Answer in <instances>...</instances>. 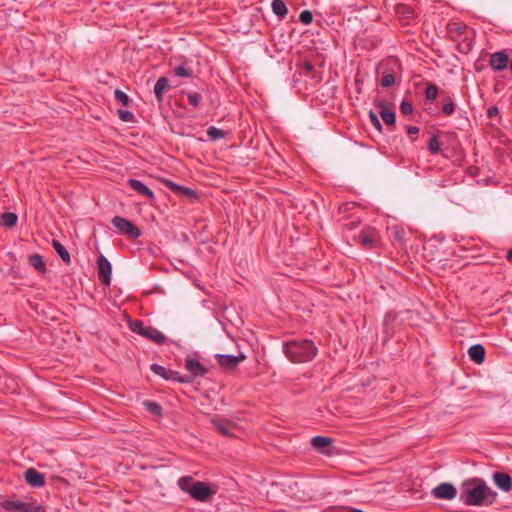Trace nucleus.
<instances>
[{
  "instance_id": "f257e3e1",
  "label": "nucleus",
  "mask_w": 512,
  "mask_h": 512,
  "mask_svg": "<svg viewBox=\"0 0 512 512\" xmlns=\"http://www.w3.org/2000/svg\"><path fill=\"white\" fill-rule=\"evenodd\" d=\"M497 497V492L481 478L467 479L460 486L459 500L467 506H489Z\"/></svg>"
},
{
  "instance_id": "f03ea898",
  "label": "nucleus",
  "mask_w": 512,
  "mask_h": 512,
  "mask_svg": "<svg viewBox=\"0 0 512 512\" xmlns=\"http://www.w3.org/2000/svg\"><path fill=\"white\" fill-rule=\"evenodd\" d=\"M178 487L189 494L198 502L209 501L216 493L217 486L203 481H197L192 476H183L179 478Z\"/></svg>"
},
{
  "instance_id": "7ed1b4c3",
  "label": "nucleus",
  "mask_w": 512,
  "mask_h": 512,
  "mask_svg": "<svg viewBox=\"0 0 512 512\" xmlns=\"http://www.w3.org/2000/svg\"><path fill=\"white\" fill-rule=\"evenodd\" d=\"M316 347L310 340L290 339V362H307L316 355Z\"/></svg>"
},
{
  "instance_id": "20e7f679",
  "label": "nucleus",
  "mask_w": 512,
  "mask_h": 512,
  "mask_svg": "<svg viewBox=\"0 0 512 512\" xmlns=\"http://www.w3.org/2000/svg\"><path fill=\"white\" fill-rule=\"evenodd\" d=\"M130 329L132 332L145 337L156 344H164L169 341V339L158 329L145 325L142 321L135 320L130 322Z\"/></svg>"
},
{
  "instance_id": "39448f33",
  "label": "nucleus",
  "mask_w": 512,
  "mask_h": 512,
  "mask_svg": "<svg viewBox=\"0 0 512 512\" xmlns=\"http://www.w3.org/2000/svg\"><path fill=\"white\" fill-rule=\"evenodd\" d=\"M272 47L278 55H272L277 61H284L288 56V36L283 28H274L271 35Z\"/></svg>"
},
{
  "instance_id": "423d86ee",
  "label": "nucleus",
  "mask_w": 512,
  "mask_h": 512,
  "mask_svg": "<svg viewBox=\"0 0 512 512\" xmlns=\"http://www.w3.org/2000/svg\"><path fill=\"white\" fill-rule=\"evenodd\" d=\"M1 507L7 512H45V508L35 502H22L12 499L2 501Z\"/></svg>"
},
{
  "instance_id": "0eeeda50",
  "label": "nucleus",
  "mask_w": 512,
  "mask_h": 512,
  "mask_svg": "<svg viewBox=\"0 0 512 512\" xmlns=\"http://www.w3.org/2000/svg\"><path fill=\"white\" fill-rule=\"evenodd\" d=\"M111 222L118 229L119 233L128 236L130 239H137L141 236L140 229L126 218L115 216Z\"/></svg>"
},
{
  "instance_id": "6e6552de",
  "label": "nucleus",
  "mask_w": 512,
  "mask_h": 512,
  "mask_svg": "<svg viewBox=\"0 0 512 512\" xmlns=\"http://www.w3.org/2000/svg\"><path fill=\"white\" fill-rule=\"evenodd\" d=\"M290 498L298 501H306L310 498L309 483L305 479L290 481Z\"/></svg>"
},
{
  "instance_id": "1a4fd4ad",
  "label": "nucleus",
  "mask_w": 512,
  "mask_h": 512,
  "mask_svg": "<svg viewBox=\"0 0 512 512\" xmlns=\"http://www.w3.org/2000/svg\"><path fill=\"white\" fill-rule=\"evenodd\" d=\"M185 369L190 373L189 376L192 377V381L194 378L205 376L209 372V369L192 355L186 357Z\"/></svg>"
},
{
  "instance_id": "9d476101",
  "label": "nucleus",
  "mask_w": 512,
  "mask_h": 512,
  "mask_svg": "<svg viewBox=\"0 0 512 512\" xmlns=\"http://www.w3.org/2000/svg\"><path fill=\"white\" fill-rule=\"evenodd\" d=\"M97 272L100 282L104 285H110L112 265L103 255H100L97 259Z\"/></svg>"
},
{
  "instance_id": "9b49d317",
  "label": "nucleus",
  "mask_w": 512,
  "mask_h": 512,
  "mask_svg": "<svg viewBox=\"0 0 512 512\" xmlns=\"http://www.w3.org/2000/svg\"><path fill=\"white\" fill-rule=\"evenodd\" d=\"M431 494L436 499L452 500L457 495V489L453 484L444 482L433 488Z\"/></svg>"
},
{
  "instance_id": "f8f14e48",
  "label": "nucleus",
  "mask_w": 512,
  "mask_h": 512,
  "mask_svg": "<svg viewBox=\"0 0 512 512\" xmlns=\"http://www.w3.org/2000/svg\"><path fill=\"white\" fill-rule=\"evenodd\" d=\"M215 358L222 368L232 370L246 359V355L244 353H240L237 356L228 354H216Z\"/></svg>"
},
{
  "instance_id": "ddd939ff",
  "label": "nucleus",
  "mask_w": 512,
  "mask_h": 512,
  "mask_svg": "<svg viewBox=\"0 0 512 512\" xmlns=\"http://www.w3.org/2000/svg\"><path fill=\"white\" fill-rule=\"evenodd\" d=\"M509 63V56L506 51H497L490 55L489 66L494 71H503Z\"/></svg>"
},
{
  "instance_id": "4468645a",
  "label": "nucleus",
  "mask_w": 512,
  "mask_h": 512,
  "mask_svg": "<svg viewBox=\"0 0 512 512\" xmlns=\"http://www.w3.org/2000/svg\"><path fill=\"white\" fill-rule=\"evenodd\" d=\"M25 481L32 487L40 488L45 485L44 474L37 471L35 468H29L24 472Z\"/></svg>"
},
{
  "instance_id": "2eb2a0df",
  "label": "nucleus",
  "mask_w": 512,
  "mask_h": 512,
  "mask_svg": "<svg viewBox=\"0 0 512 512\" xmlns=\"http://www.w3.org/2000/svg\"><path fill=\"white\" fill-rule=\"evenodd\" d=\"M212 424L214 428L225 437H233L235 426L231 421L226 419H213Z\"/></svg>"
},
{
  "instance_id": "dca6fc26",
  "label": "nucleus",
  "mask_w": 512,
  "mask_h": 512,
  "mask_svg": "<svg viewBox=\"0 0 512 512\" xmlns=\"http://www.w3.org/2000/svg\"><path fill=\"white\" fill-rule=\"evenodd\" d=\"M127 184L132 190L146 197L147 199L153 200L155 198L153 191L148 188L142 181L138 179H129Z\"/></svg>"
},
{
  "instance_id": "f3484780",
  "label": "nucleus",
  "mask_w": 512,
  "mask_h": 512,
  "mask_svg": "<svg viewBox=\"0 0 512 512\" xmlns=\"http://www.w3.org/2000/svg\"><path fill=\"white\" fill-rule=\"evenodd\" d=\"M493 481L504 492H509L512 489V477L507 473L495 472L493 474Z\"/></svg>"
},
{
  "instance_id": "a211bd4d",
  "label": "nucleus",
  "mask_w": 512,
  "mask_h": 512,
  "mask_svg": "<svg viewBox=\"0 0 512 512\" xmlns=\"http://www.w3.org/2000/svg\"><path fill=\"white\" fill-rule=\"evenodd\" d=\"M379 108H380V111H379V114L382 118V120L388 125V126H395V121H396V115H395V112L393 110H391L387 103L385 102H380L379 104Z\"/></svg>"
},
{
  "instance_id": "6ab92c4d",
  "label": "nucleus",
  "mask_w": 512,
  "mask_h": 512,
  "mask_svg": "<svg viewBox=\"0 0 512 512\" xmlns=\"http://www.w3.org/2000/svg\"><path fill=\"white\" fill-rule=\"evenodd\" d=\"M485 348L481 344L472 345L468 349L470 359L476 364H482L485 360Z\"/></svg>"
},
{
  "instance_id": "aec40b11",
  "label": "nucleus",
  "mask_w": 512,
  "mask_h": 512,
  "mask_svg": "<svg viewBox=\"0 0 512 512\" xmlns=\"http://www.w3.org/2000/svg\"><path fill=\"white\" fill-rule=\"evenodd\" d=\"M332 443V439L325 436H315L311 439L312 447L321 453L327 452L326 449L330 447Z\"/></svg>"
},
{
  "instance_id": "412c9836",
  "label": "nucleus",
  "mask_w": 512,
  "mask_h": 512,
  "mask_svg": "<svg viewBox=\"0 0 512 512\" xmlns=\"http://www.w3.org/2000/svg\"><path fill=\"white\" fill-rule=\"evenodd\" d=\"M168 89H170L169 80L166 77H160L154 86V94L158 102H162L163 93Z\"/></svg>"
},
{
  "instance_id": "4be33fe9",
  "label": "nucleus",
  "mask_w": 512,
  "mask_h": 512,
  "mask_svg": "<svg viewBox=\"0 0 512 512\" xmlns=\"http://www.w3.org/2000/svg\"><path fill=\"white\" fill-rule=\"evenodd\" d=\"M51 244L61 260L69 265L71 263V257L68 250L58 240L53 239Z\"/></svg>"
},
{
  "instance_id": "5701e85b",
  "label": "nucleus",
  "mask_w": 512,
  "mask_h": 512,
  "mask_svg": "<svg viewBox=\"0 0 512 512\" xmlns=\"http://www.w3.org/2000/svg\"><path fill=\"white\" fill-rule=\"evenodd\" d=\"M28 263L31 267H33L35 270H37L39 273L44 274L46 273V265L42 259V256L39 254H32L28 258Z\"/></svg>"
},
{
  "instance_id": "b1692460",
  "label": "nucleus",
  "mask_w": 512,
  "mask_h": 512,
  "mask_svg": "<svg viewBox=\"0 0 512 512\" xmlns=\"http://www.w3.org/2000/svg\"><path fill=\"white\" fill-rule=\"evenodd\" d=\"M300 74L310 76L311 80L315 83L321 80V77L315 72L313 65L310 62H304L300 69Z\"/></svg>"
},
{
  "instance_id": "393cba45",
  "label": "nucleus",
  "mask_w": 512,
  "mask_h": 512,
  "mask_svg": "<svg viewBox=\"0 0 512 512\" xmlns=\"http://www.w3.org/2000/svg\"><path fill=\"white\" fill-rule=\"evenodd\" d=\"M174 73L177 77H185V78H192L194 75L192 68L189 67L186 62L176 66L174 68Z\"/></svg>"
},
{
  "instance_id": "a878e982",
  "label": "nucleus",
  "mask_w": 512,
  "mask_h": 512,
  "mask_svg": "<svg viewBox=\"0 0 512 512\" xmlns=\"http://www.w3.org/2000/svg\"><path fill=\"white\" fill-rule=\"evenodd\" d=\"M18 216L13 212H5L1 215V224L4 227L12 228L17 224Z\"/></svg>"
},
{
  "instance_id": "bb28decb",
  "label": "nucleus",
  "mask_w": 512,
  "mask_h": 512,
  "mask_svg": "<svg viewBox=\"0 0 512 512\" xmlns=\"http://www.w3.org/2000/svg\"><path fill=\"white\" fill-rule=\"evenodd\" d=\"M167 381H174L178 383H191L192 377L188 375H181L178 371H173L169 369Z\"/></svg>"
},
{
  "instance_id": "cd10ccee",
  "label": "nucleus",
  "mask_w": 512,
  "mask_h": 512,
  "mask_svg": "<svg viewBox=\"0 0 512 512\" xmlns=\"http://www.w3.org/2000/svg\"><path fill=\"white\" fill-rule=\"evenodd\" d=\"M143 406L146 408L148 412L155 416H161L162 415V406L153 400H145L143 402Z\"/></svg>"
},
{
  "instance_id": "c85d7f7f",
  "label": "nucleus",
  "mask_w": 512,
  "mask_h": 512,
  "mask_svg": "<svg viewBox=\"0 0 512 512\" xmlns=\"http://www.w3.org/2000/svg\"><path fill=\"white\" fill-rule=\"evenodd\" d=\"M397 318V313L395 311L386 312L383 320V329L386 334L392 332L391 325Z\"/></svg>"
},
{
  "instance_id": "c756f323",
  "label": "nucleus",
  "mask_w": 512,
  "mask_h": 512,
  "mask_svg": "<svg viewBox=\"0 0 512 512\" xmlns=\"http://www.w3.org/2000/svg\"><path fill=\"white\" fill-rule=\"evenodd\" d=\"M271 6L273 12L280 18H283L288 12L286 4L282 0H273Z\"/></svg>"
},
{
  "instance_id": "7c9ffc66",
  "label": "nucleus",
  "mask_w": 512,
  "mask_h": 512,
  "mask_svg": "<svg viewBox=\"0 0 512 512\" xmlns=\"http://www.w3.org/2000/svg\"><path fill=\"white\" fill-rule=\"evenodd\" d=\"M439 89L436 84L428 82L425 89V97L428 101H434L438 96Z\"/></svg>"
},
{
  "instance_id": "2f4dec72",
  "label": "nucleus",
  "mask_w": 512,
  "mask_h": 512,
  "mask_svg": "<svg viewBox=\"0 0 512 512\" xmlns=\"http://www.w3.org/2000/svg\"><path fill=\"white\" fill-rule=\"evenodd\" d=\"M207 135L209 136V138L211 140L216 141V140L225 138L226 132H224L222 129H219L215 126H210L207 129Z\"/></svg>"
},
{
  "instance_id": "473e14b6",
  "label": "nucleus",
  "mask_w": 512,
  "mask_h": 512,
  "mask_svg": "<svg viewBox=\"0 0 512 512\" xmlns=\"http://www.w3.org/2000/svg\"><path fill=\"white\" fill-rule=\"evenodd\" d=\"M150 370L160 376L161 378L165 379V380H168V371L169 369L157 364V363H153L150 365Z\"/></svg>"
},
{
  "instance_id": "72a5a7b5",
  "label": "nucleus",
  "mask_w": 512,
  "mask_h": 512,
  "mask_svg": "<svg viewBox=\"0 0 512 512\" xmlns=\"http://www.w3.org/2000/svg\"><path fill=\"white\" fill-rule=\"evenodd\" d=\"M428 149L431 154L435 155L440 153L441 147H440V141L438 139L437 135H434L430 138L428 142Z\"/></svg>"
},
{
  "instance_id": "f704fd0d",
  "label": "nucleus",
  "mask_w": 512,
  "mask_h": 512,
  "mask_svg": "<svg viewBox=\"0 0 512 512\" xmlns=\"http://www.w3.org/2000/svg\"><path fill=\"white\" fill-rule=\"evenodd\" d=\"M360 241L363 244V246H365L367 248H372L375 246L376 238L373 234L361 233Z\"/></svg>"
},
{
  "instance_id": "c9c22d12",
  "label": "nucleus",
  "mask_w": 512,
  "mask_h": 512,
  "mask_svg": "<svg viewBox=\"0 0 512 512\" xmlns=\"http://www.w3.org/2000/svg\"><path fill=\"white\" fill-rule=\"evenodd\" d=\"M114 97L119 103H121L124 106H128L130 104L129 96L120 89L115 90Z\"/></svg>"
},
{
  "instance_id": "e433bc0d",
  "label": "nucleus",
  "mask_w": 512,
  "mask_h": 512,
  "mask_svg": "<svg viewBox=\"0 0 512 512\" xmlns=\"http://www.w3.org/2000/svg\"><path fill=\"white\" fill-rule=\"evenodd\" d=\"M178 195L187 197L190 200H197L198 199L197 192L195 190H193L191 188H188V187H185V186H181V189L179 190Z\"/></svg>"
},
{
  "instance_id": "4c0bfd02",
  "label": "nucleus",
  "mask_w": 512,
  "mask_h": 512,
  "mask_svg": "<svg viewBox=\"0 0 512 512\" xmlns=\"http://www.w3.org/2000/svg\"><path fill=\"white\" fill-rule=\"evenodd\" d=\"M188 103L194 107H198L201 103L202 96L197 92L187 93Z\"/></svg>"
},
{
  "instance_id": "58836bf2",
  "label": "nucleus",
  "mask_w": 512,
  "mask_h": 512,
  "mask_svg": "<svg viewBox=\"0 0 512 512\" xmlns=\"http://www.w3.org/2000/svg\"><path fill=\"white\" fill-rule=\"evenodd\" d=\"M395 83V76L393 73H384L381 78V85L385 88L391 87Z\"/></svg>"
},
{
  "instance_id": "ea45409f",
  "label": "nucleus",
  "mask_w": 512,
  "mask_h": 512,
  "mask_svg": "<svg viewBox=\"0 0 512 512\" xmlns=\"http://www.w3.org/2000/svg\"><path fill=\"white\" fill-rule=\"evenodd\" d=\"M368 116H369V120H370L372 126L376 130L381 132L382 131V124H381L377 114L374 111L370 110L369 113H368Z\"/></svg>"
},
{
  "instance_id": "a19ab883",
  "label": "nucleus",
  "mask_w": 512,
  "mask_h": 512,
  "mask_svg": "<svg viewBox=\"0 0 512 512\" xmlns=\"http://www.w3.org/2000/svg\"><path fill=\"white\" fill-rule=\"evenodd\" d=\"M313 20V14L309 10H304L299 15V22L304 25H309L312 23Z\"/></svg>"
},
{
  "instance_id": "79ce46f5",
  "label": "nucleus",
  "mask_w": 512,
  "mask_h": 512,
  "mask_svg": "<svg viewBox=\"0 0 512 512\" xmlns=\"http://www.w3.org/2000/svg\"><path fill=\"white\" fill-rule=\"evenodd\" d=\"M442 111L445 115H452L455 111V103L452 97H448V103H444L442 106Z\"/></svg>"
},
{
  "instance_id": "37998d69",
  "label": "nucleus",
  "mask_w": 512,
  "mask_h": 512,
  "mask_svg": "<svg viewBox=\"0 0 512 512\" xmlns=\"http://www.w3.org/2000/svg\"><path fill=\"white\" fill-rule=\"evenodd\" d=\"M118 116L122 121L133 122L134 114L129 110H118Z\"/></svg>"
},
{
  "instance_id": "c03bdc74",
  "label": "nucleus",
  "mask_w": 512,
  "mask_h": 512,
  "mask_svg": "<svg viewBox=\"0 0 512 512\" xmlns=\"http://www.w3.org/2000/svg\"><path fill=\"white\" fill-rule=\"evenodd\" d=\"M400 111L403 115H406V116L412 114V112H413L412 103L407 100H403L400 104Z\"/></svg>"
},
{
  "instance_id": "a18cd8bd",
  "label": "nucleus",
  "mask_w": 512,
  "mask_h": 512,
  "mask_svg": "<svg viewBox=\"0 0 512 512\" xmlns=\"http://www.w3.org/2000/svg\"><path fill=\"white\" fill-rule=\"evenodd\" d=\"M398 13H402L407 18H410L413 16V9L407 5H399L398 6Z\"/></svg>"
},
{
  "instance_id": "49530a36",
  "label": "nucleus",
  "mask_w": 512,
  "mask_h": 512,
  "mask_svg": "<svg viewBox=\"0 0 512 512\" xmlns=\"http://www.w3.org/2000/svg\"><path fill=\"white\" fill-rule=\"evenodd\" d=\"M165 184H166V186H167L171 191H173L174 193H177V194H178V192H179V190L181 189V186H182V185H179V184H177V183H174V182H172V181H170V180L166 181V182H165Z\"/></svg>"
},
{
  "instance_id": "de8ad7c7",
  "label": "nucleus",
  "mask_w": 512,
  "mask_h": 512,
  "mask_svg": "<svg viewBox=\"0 0 512 512\" xmlns=\"http://www.w3.org/2000/svg\"><path fill=\"white\" fill-rule=\"evenodd\" d=\"M499 114V109L496 106H491L487 110V116L493 118Z\"/></svg>"
},
{
  "instance_id": "09e8293b",
  "label": "nucleus",
  "mask_w": 512,
  "mask_h": 512,
  "mask_svg": "<svg viewBox=\"0 0 512 512\" xmlns=\"http://www.w3.org/2000/svg\"><path fill=\"white\" fill-rule=\"evenodd\" d=\"M419 133V128L416 126H408L407 134L411 137L412 135H416Z\"/></svg>"
},
{
  "instance_id": "8fccbe9b",
  "label": "nucleus",
  "mask_w": 512,
  "mask_h": 512,
  "mask_svg": "<svg viewBox=\"0 0 512 512\" xmlns=\"http://www.w3.org/2000/svg\"><path fill=\"white\" fill-rule=\"evenodd\" d=\"M394 237L398 242L402 241L403 238V232L398 229H393Z\"/></svg>"
},
{
  "instance_id": "3c124183",
  "label": "nucleus",
  "mask_w": 512,
  "mask_h": 512,
  "mask_svg": "<svg viewBox=\"0 0 512 512\" xmlns=\"http://www.w3.org/2000/svg\"><path fill=\"white\" fill-rule=\"evenodd\" d=\"M282 347L283 353L285 354L286 357H288V341H283Z\"/></svg>"
},
{
  "instance_id": "603ef678",
  "label": "nucleus",
  "mask_w": 512,
  "mask_h": 512,
  "mask_svg": "<svg viewBox=\"0 0 512 512\" xmlns=\"http://www.w3.org/2000/svg\"><path fill=\"white\" fill-rule=\"evenodd\" d=\"M507 260L512 262V248L507 253Z\"/></svg>"
},
{
  "instance_id": "864d4df0",
  "label": "nucleus",
  "mask_w": 512,
  "mask_h": 512,
  "mask_svg": "<svg viewBox=\"0 0 512 512\" xmlns=\"http://www.w3.org/2000/svg\"><path fill=\"white\" fill-rule=\"evenodd\" d=\"M448 97H451L450 95H446L443 97V102L448 103Z\"/></svg>"
},
{
  "instance_id": "5fc2aeb1",
  "label": "nucleus",
  "mask_w": 512,
  "mask_h": 512,
  "mask_svg": "<svg viewBox=\"0 0 512 512\" xmlns=\"http://www.w3.org/2000/svg\"><path fill=\"white\" fill-rule=\"evenodd\" d=\"M351 512H364V511H362L360 509H353Z\"/></svg>"
}]
</instances>
